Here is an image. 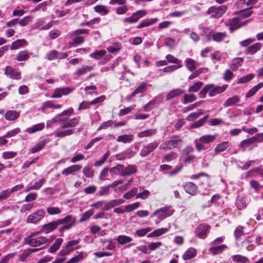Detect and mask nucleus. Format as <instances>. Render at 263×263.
Listing matches in <instances>:
<instances>
[{"instance_id": "obj_10", "label": "nucleus", "mask_w": 263, "mask_h": 263, "mask_svg": "<svg viewBox=\"0 0 263 263\" xmlns=\"http://www.w3.org/2000/svg\"><path fill=\"white\" fill-rule=\"evenodd\" d=\"M5 74L9 76V77L12 79L19 80L21 78L20 72L14 69L10 66H7L5 68Z\"/></svg>"}, {"instance_id": "obj_15", "label": "nucleus", "mask_w": 263, "mask_h": 263, "mask_svg": "<svg viewBox=\"0 0 263 263\" xmlns=\"http://www.w3.org/2000/svg\"><path fill=\"white\" fill-rule=\"evenodd\" d=\"M20 116V112L16 110H11L7 111L5 115V118L9 121L14 120Z\"/></svg>"}, {"instance_id": "obj_44", "label": "nucleus", "mask_w": 263, "mask_h": 263, "mask_svg": "<svg viewBox=\"0 0 263 263\" xmlns=\"http://www.w3.org/2000/svg\"><path fill=\"white\" fill-rule=\"evenodd\" d=\"M203 114V111L199 110V111L195 112L190 114L186 118V120L188 121H193L198 118L199 116Z\"/></svg>"}, {"instance_id": "obj_30", "label": "nucleus", "mask_w": 263, "mask_h": 263, "mask_svg": "<svg viewBox=\"0 0 263 263\" xmlns=\"http://www.w3.org/2000/svg\"><path fill=\"white\" fill-rule=\"evenodd\" d=\"M215 139V135H206L201 136L199 138V141H200L201 143L206 144L214 141Z\"/></svg>"}, {"instance_id": "obj_31", "label": "nucleus", "mask_w": 263, "mask_h": 263, "mask_svg": "<svg viewBox=\"0 0 263 263\" xmlns=\"http://www.w3.org/2000/svg\"><path fill=\"white\" fill-rule=\"evenodd\" d=\"M27 44L26 40L24 39L17 40L16 41L13 42L11 45V49L15 50L17 49L21 46H24Z\"/></svg>"}, {"instance_id": "obj_40", "label": "nucleus", "mask_w": 263, "mask_h": 263, "mask_svg": "<svg viewBox=\"0 0 263 263\" xmlns=\"http://www.w3.org/2000/svg\"><path fill=\"white\" fill-rule=\"evenodd\" d=\"M123 172H124V165L123 164H118L110 170V173L115 175L121 174Z\"/></svg>"}, {"instance_id": "obj_23", "label": "nucleus", "mask_w": 263, "mask_h": 263, "mask_svg": "<svg viewBox=\"0 0 263 263\" xmlns=\"http://www.w3.org/2000/svg\"><path fill=\"white\" fill-rule=\"evenodd\" d=\"M94 10L96 12L100 13L102 15H107L109 13V10L107 7L102 5L96 6L94 7Z\"/></svg>"}, {"instance_id": "obj_49", "label": "nucleus", "mask_w": 263, "mask_h": 263, "mask_svg": "<svg viewBox=\"0 0 263 263\" xmlns=\"http://www.w3.org/2000/svg\"><path fill=\"white\" fill-rule=\"evenodd\" d=\"M46 210L49 215H57L61 213V209L58 207L49 206Z\"/></svg>"}, {"instance_id": "obj_45", "label": "nucleus", "mask_w": 263, "mask_h": 263, "mask_svg": "<svg viewBox=\"0 0 263 263\" xmlns=\"http://www.w3.org/2000/svg\"><path fill=\"white\" fill-rule=\"evenodd\" d=\"M156 133V130L154 129H147L141 132L138 134V137H148L155 135Z\"/></svg>"}, {"instance_id": "obj_36", "label": "nucleus", "mask_w": 263, "mask_h": 263, "mask_svg": "<svg viewBox=\"0 0 263 263\" xmlns=\"http://www.w3.org/2000/svg\"><path fill=\"white\" fill-rule=\"evenodd\" d=\"M233 261L237 263H246L249 261V259L241 255H235L232 257Z\"/></svg>"}, {"instance_id": "obj_27", "label": "nucleus", "mask_w": 263, "mask_h": 263, "mask_svg": "<svg viewBox=\"0 0 263 263\" xmlns=\"http://www.w3.org/2000/svg\"><path fill=\"white\" fill-rule=\"evenodd\" d=\"M30 55V53L27 50L21 51L18 52L16 59L18 61H26L29 58Z\"/></svg>"}, {"instance_id": "obj_38", "label": "nucleus", "mask_w": 263, "mask_h": 263, "mask_svg": "<svg viewBox=\"0 0 263 263\" xmlns=\"http://www.w3.org/2000/svg\"><path fill=\"white\" fill-rule=\"evenodd\" d=\"M242 62L243 59L242 58H235L233 59L232 64L230 65V68L233 71H236Z\"/></svg>"}, {"instance_id": "obj_64", "label": "nucleus", "mask_w": 263, "mask_h": 263, "mask_svg": "<svg viewBox=\"0 0 263 263\" xmlns=\"http://www.w3.org/2000/svg\"><path fill=\"white\" fill-rule=\"evenodd\" d=\"M17 153L14 152H5L2 154V157L5 159H8L14 158Z\"/></svg>"}, {"instance_id": "obj_41", "label": "nucleus", "mask_w": 263, "mask_h": 263, "mask_svg": "<svg viewBox=\"0 0 263 263\" xmlns=\"http://www.w3.org/2000/svg\"><path fill=\"white\" fill-rule=\"evenodd\" d=\"M243 227L239 226L235 230L234 236L237 241H238L240 239V237L245 235V233L243 231Z\"/></svg>"}, {"instance_id": "obj_5", "label": "nucleus", "mask_w": 263, "mask_h": 263, "mask_svg": "<svg viewBox=\"0 0 263 263\" xmlns=\"http://www.w3.org/2000/svg\"><path fill=\"white\" fill-rule=\"evenodd\" d=\"M147 12L145 10H140L136 12H134L132 15L128 17H125L123 19V22L135 23L138 21L139 18L146 15Z\"/></svg>"}, {"instance_id": "obj_60", "label": "nucleus", "mask_w": 263, "mask_h": 263, "mask_svg": "<svg viewBox=\"0 0 263 263\" xmlns=\"http://www.w3.org/2000/svg\"><path fill=\"white\" fill-rule=\"evenodd\" d=\"M93 214V211L92 210H89L86 212H85L83 216L80 219V222H83L87 219H88Z\"/></svg>"}, {"instance_id": "obj_26", "label": "nucleus", "mask_w": 263, "mask_h": 263, "mask_svg": "<svg viewBox=\"0 0 263 263\" xmlns=\"http://www.w3.org/2000/svg\"><path fill=\"white\" fill-rule=\"evenodd\" d=\"M226 245H221L218 246H213L209 248V251L213 255H216L221 253L226 248Z\"/></svg>"}, {"instance_id": "obj_35", "label": "nucleus", "mask_w": 263, "mask_h": 263, "mask_svg": "<svg viewBox=\"0 0 263 263\" xmlns=\"http://www.w3.org/2000/svg\"><path fill=\"white\" fill-rule=\"evenodd\" d=\"M117 240L120 245H123L130 242L133 240V239L126 235H120L117 238Z\"/></svg>"}, {"instance_id": "obj_13", "label": "nucleus", "mask_w": 263, "mask_h": 263, "mask_svg": "<svg viewBox=\"0 0 263 263\" xmlns=\"http://www.w3.org/2000/svg\"><path fill=\"white\" fill-rule=\"evenodd\" d=\"M228 7L226 5H221L216 7L215 12L211 15V18H218L221 17L227 11Z\"/></svg>"}, {"instance_id": "obj_12", "label": "nucleus", "mask_w": 263, "mask_h": 263, "mask_svg": "<svg viewBox=\"0 0 263 263\" xmlns=\"http://www.w3.org/2000/svg\"><path fill=\"white\" fill-rule=\"evenodd\" d=\"M184 92L185 90H182L180 88L173 89L166 95L165 97V100L168 101L173 99L174 98L180 96L182 94L184 93Z\"/></svg>"}, {"instance_id": "obj_37", "label": "nucleus", "mask_w": 263, "mask_h": 263, "mask_svg": "<svg viewBox=\"0 0 263 263\" xmlns=\"http://www.w3.org/2000/svg\"><path fill=\"white\" fill-rule=\"evenodd\" d=\"M93 69V67L92 66H88L87 65H83L81 68H79L77 71H76V74L78 76H80L81 75H83L88 71H90L91 70Z\"/></svg>"}, {"instance_id": "obj_33", "label": "nucleus", "mask_w": 263, "mask_h": 263, "mask_svg": "<svg viewBox=\"0 0 263 263\" xmlns=\"http://www.w3.org/2000/svg\"><path fill=\"white\" fill-rule=\"evenodd\" d=\"M186 67L191 71L196 68V62L192 59L187 58L185 60Z\"/></svg>"}, {"instance_id": "obj_63", "label": "nucleus", "mask_w": 263, "mask_h": 263, "mask_svg": "<svg viewBox=\"0 0 263 263\" xmlns=\"http://www.w3.org/2000/svg\"><path fill=\"white\" fill-rule=\"evenodd\" d=\"M65 90L64 89H59L58 88L55 89L52 95V98H60L63 95H65Z\"/></svg>"}, {"instance_id": "obj_16", "label": "nucleus", "mask_w": 263, "mask_h": 263, "mask_svg": "<svg viewBox=\"0 0 263 263\" xmlns=\"http://www.w3.org/2000/svg\"><path fill=\"white\" fill-rule=\"evenodd\" d=\"M134 140V135L132 134H124L118 137L117 141L118 142H123L124 143H130Z\"/></svg>"}, {"instance_id": "obj_46", "label": "nucleus", "mask_w": 263, "mask_h": 263, "mask_svg": "<svg viewBox=\"0 0 263 263\" xmlns=\"http://www.w3.org/2000/svg\"><path fill=\"white\" fill-rule=\"evenodd\" d=\"M203 85V83L202 82H195L194 85L191 86L189 88V92H197L201 87Z\"/></svg>"}, {"instance_id": "obj_20", "label": "nucleus", "mask_w": 263, "mask_h": 263, "mask_svg": "<svg viewBox=\"0 0 263 263\" xmlns=\"http://www.w3.org/2000/svg\"><path fill=\"white\" fill-rule=\"evenodd\" d=\"M240 101V97L237 96H234L228 99L223 103V106L226 107L232 106L236 103L239 102Z\"/></svg>"}, {"instance_id": "obj_58", "label": "nucleus", "mask_w": 263, "mask_h": 263, "mask_svg": "<svg viewBox=\"0 0 263 263\" xmlns=\"http://www.w3.org/2000/svg\"><path fill=\"white\" fill-rule=\"evenodd\" d=\"M128 11V8L126 5H123L116 8V12L118 15L125 14Z\"/></svg>"}, {"instance_id": "obj_50", "label": "nucleus", "mask_w": 263, "mask_h": 263, "mask_svg": "<svg viewBox=\"0 0 263 263\" xmlns=\"http://www.w3.org/2000/svg\"><path fill=\"white\" fill-rule=\"evenodd\" d=\"M106 53V51L105 50H101L99 51H96L93 53H91L90 54V57L91 58H93L96 59H100L102 57H103L105 54Z\"/></svg>"}, {"instance_id": "obj_11", "label": "nucleus", "mask_w": 263, "mask_h": 263, "mask_svg": "<svg viewBox=\"0 0 263 263\" xmlns=\"http://www.w3.org/2000/svg\"><path fill=\"white\" fill-rule=\"evenodd\" d=\"M184 189L187 193L192 195H195L197 193L198 187L195 183L192 182H187L184 185Z\"/></svg>"}, {"instance_id": "obj_19", "label": "nucleus", "mask_w": 263, "mask_h": 263, "mask_svg": "<svg viewBox=\"0 0 263 263\" xmlns=\"http://www.w3.org/2000/svg\"><path fill=\"white\" fill-rule=\"evenodd\" d=\"M196 255V250L193 248H189L183 255V259L185 260L191 259Z\"/></svg>"}, {"instance_id": "obj_8", "label": "nucleus", "mask_w": 263, "mask_h": 263, "mask_svg": "<svg viewBox=\"0 0 263 263\" xmlns=\"http://www.w3.org/2000/svg\"><path fill=\"white\" fill-rule=\"evenodd\" d=\"M209 226L201 224H200L195 230V234L200 238L203 239L206 237L207 232L209 230Z\"/></svg>"}, {"instance_id": "obj_43", "label": "nucleus", "mask_w": 263, "mask_h": 263, "mask_svg": "<svg viewBox=\"0 0 263 263\" xmlns=\"http://www.w3.org/2000/svg\"><path fill=\"white\" fill-rule=\"evenodd\" d=\"M254 77L253 73H251L245 76L238 79L237 83L239 84H243L249 82Z\"/></svg>"}, {"instance_id": "obj_22", "label": "nucleus", "mask_w": 263, "mask_h": 263, "mask_svg": "<svg viewBox=\"0 0 263 263\" xmlns=\"http://www.w3.org/2000/svg\"><path fill=\"white\" fill-rule=\"evenodd\" d=\"M146 90V83L142 82L139 86L130 94V97L133 98L137 94L144 92Z\"/></svg>"}, {"instance_id": "obj_51", "label": "nucleus", "mask_w": 263, "mask_h": 263, "mask_svg": "<svg viewBox=\"0 0 263 263\" xmlns=\"http://www.w3.org/2000/svg\"><path fill=\"white\" fill-rule=\"evenodd\" d=\"M212 86L211 84L206 85L199 92V96L200 98L203 99L204 98L206 93L209 92Z\"/></svg>"}, {"instance_id": "obj_9", "label": "nucleus", "mask_w": 263, "mask_h": 263, "mask_svg": "<svg viewBox=\"0 0 263 263\" xmlns=\"http://www.w3.org/2000/svg\"><path fill=\"white\" fill-rule=\"evenodd\" d=\"M211 85L212 86L209 92V96L211 97L223 92L228 87L227 85H223L221 86H215L214 84H211Z\"/></svg>"}, {"instance_id": "obj_54", "label": "nucleus", "mask_w": 263, "mask_h": 263, "mask_svg": "<svg viewBox=\"0 0 263 263\" xmlns=\"http://www.w3.org/2000/svg\"><path fill=\"white\" fill-rule=\"evenodd\" d=\"M165 58L167 60V61L170 63L176 64L177 65H182L181 64V61L177 58L174 57L172 54H167Z\"/></svg>"}, {"instance_id": "obj_29", "label": "nucleus", "mask_w": 263, "mask_h": 263, "mask_svg": "<svg viewBox=\"0 0 263 263\" xmlns=\"http://www.w3.org/2000/svg\"><path fill=\"white\" fill-rule=\"evenodd\" d=\"M47 143V140H43L40 141L36 145L33 146L30 149V152L32 153H35L41 151L42 148L46 145Z\"/></svg>"}, {"instance_id": "obj_1", "label": "nucleus", "mask_w": 263, "mask_h": 263, "mask_svg": "<svg viewBox=\"0 0 263 263\" xmlns=\"http://www.w3.org/2000/svg\"><path fill=\"white\" fill-rule=\"evenodd\" d=\"M182 143V141L178 136H173L170 140L166 141L161 144L159 146V148L160 149H171L172 148L180 146Z\"/></svg>"}, {"instance_id": "obj_39", "label": "nucleus", "mask_w": 263, "mask_h": 263, "mask_svg": "<svg viewBox=\"0 0 263 263\" xmlns=\"http://www.w3.org/2000/svg\"><path fill=\"white\" fill-rule=\"evenodd\" d=\"M239 28H240L238 23V17H234L230 23L229 30L231 32H233Z\"/></svg>"}, {"instance_id": "obj_57", "label": "nucleus", "mask_w": 263, "mask_h": 263, "mask_svg": "<svg viewBox=\"0 0 263 263\" xmlns=\"http://www.w3.org/2000/svg\"><path fill=\"white\" fill-rule=\"evenodd\" d=\"M82 168L81 165H73L67 168V175L72 174L75 172L78 171Z\"/></svg>"}, {"instance_id": "obj_6", "label": "nucleus", "mask_w": 263, "mask_h": 263, "mask_svg": "<svg viewBox=\"0 0 263 263\" xmlns=\"http://www.w3.org/2000/svg\"><path fill=\"white\" fill-rule=\"evenodd\" d=\"M158 146L156 142L150 143L143 146V148L140 152V156L145 157L148 156L151 152L154 151Z\"/></svg>"}, {"instance_id": "obj_62", "label": "nucleus", "mask_w": 263, "mask_h": 263, "mask_svg": "<svg viewBox=\"0 0 263 263\" xmlns=\"http://www.w3.org/2000/svg\"><path fill=\"white\" fill-rule=\"evenodd\" d=\"M140 205V203L139 202H136L133 204H128L125 206V211L127 212H130L133 210L137 209Z\"/></svg>"}, {"instance_id": "obj_14", "label": "nucleus", "mask_w": 263, "mask_h": 263, "mask_svg": "<svg viewBox=\"0 0 263 263\" xmlns=\"http://www.w3.org/2000/svg\"><path fill=\"white\" fill-rule=\"evenodd\" d=\"M158 21L157 18H146L143 20L137 27V29H141L143 27L149 26L156 23Z\"/></svg>"}, {"instance_id": "obj_55", "label": "nucleus", "mask_w": 263, "mask_h": 263, "mask_svg": "<svg viewBox=\"0 0 263 263\" xmlns=\"http://www.w3.org/2000/svg\"><path fill=\"white\" fill-rule=\"evenodd\" d=\"M36 251H37V249H35L25 250L20 256V260L22 261H24L26 258L29 255L30 253L34 252Z\"/></svg>"}, {"instance_id": "obj_21", "label": "nucleus", "mask_w": 263, "mask_h": 263, "mask_svg": "<svg viewBox=\"0 0 263 263\" xmlns=\"http://www.w3.org/2000/svg\"><path fill=\"white\" fill-rule=\"evenodd\" d=\"M227 37L228 35L225 32L214 31L213 34V40L216 42H221Z\"/></svg>"}, {"instance_id": "obj_2", "label": "nucleus", "mask_w": 263, "mask_h": 263, "mask_svg": "<svg viewBox=\"0 0 263 263\" xmlns=\"http://www.w3.org/2000/svg\"><path fill=\"white\" fill-rule=\"evenodd\" d=\"M66 223V217L62 219H58L44 224L42 228V231L45 233H49L55 229L59 225Z\"/></svg>"}, {"instance_id": "obj_32", "label": "nucleus", "mask_w": 263, "mask_h": 263, "mask_svg": "<svg viewBox=\"0 0 263 263\" xmlns=\"http://www.w3.org/2000/svg\"><path fill=\"white\" fill-rule=\"evenodd\" d=\"M62 242L63 239L62 238H58L56 239L53 245L49 248L48 252L50 253H53L55 252L57 250H58Z\"/></svg>"}, {"instance_id": "obj_48", "label": "nucleus", "mask_w": 263, "mask_h": 263, "mask_svg": "<svg viewBox=\"0 0 263 263\" xmlns=\"http://www.w3.org/2000/svg\"><path fill=\"white\" fill-rule=\"evenodd\" d=\"M209 117V115H206L204 116L203 118L200 119L197 121L194 122L192 125V128H198L202 126L204 123L206 122L208 118Z\"/></svg>"}, {"instance_id": "obj_4", "label": "nucleus", "mask_w": 263, "mask_h": 263, "mask_svg": "<svg viewBox=\"0 0 263 263\" xmlns=\"http://www.w3.org/2000/svg\"><path fill=\"white\" fill-rule=\"evenodd\" d=\"M45 212L43 210H39L30 214L27 218L28 223H35L40 221L44 216Z\"/></svg>"}, {"instance_id": "obj_3", "label": "nucleus", "mask_w": 263, "mask_h": 263, "mask_svg": "<svg viewBox=\"0 0 263 263\" xmlns=\"http://www.w3.org/2000/svg\"><path fill=\"white\" fill-rule=\"evenodd\" d=\"M47 241V239L43 236H39L34 238L33 235L28 237L25 240V242L26 244L33 247H35L39 246L41 245L45 244Z\"/></svg>"}, {"instance_id": "obj_56", "label": "nucleus", "mask_w": 263, "mask_h": 263, "mask_svg": "<svg viewBox=\"0 0 263 263\" xmlns=\"http://www.w3.org/2000/svg\"><path fill=\"white\" fill-rule=\"evenodd\" d=\"M252 137L248 138L246 140H243L240 143V146L241 147H247L250 145L253 144L255 141Z\"/></svg>"}, {"instance_id": "obj_7", "label": "nucleus", "mask_w": 263, "mask_h": 263, "mask_svg": "<svg viewBox=\"0 0 263 263\" xmlns=\"http://www.w3.org/2000/svg\"><path fill=\"white\" fill-rule=\"evenodd\" d=\"M169 208L170 207L166 206L158 209L153 213V215L157 216L160 220H163L172 215V213L169 211Z\"/></svg>"}, {"instance_id": "obj_53", "label": "nucleus", "mask_w": 263, "mask_h": 263, "mask_svg": "<svg viewBox=\"0 0 263 263\" xmlns=\"http://www.w3.org/2000/svg\"><path fill=\"white\" fill-rule=\"evenodd\" d=\"M138 192V189L136 187H134L131 190L128 191V192L125 193L123 197L127 199H129L133 197Z\"/></svg>"}, {"instance_id": "obj_34", "label": "nucleus", "mask_w": 263, "mask_h": 263, "mask_svg": "<svg viewBox=\"0 0 263 263\" xmlns=\"http://www.w3.org/2000/svg\"><path fill=\"white\" fill-rule=\"evenodd\" d=\"M44 127V123H39L33 125L32 127L27 129V132L29 134H32L37 131L41 130Z\"/></svg>"}, {"instance_id": "obj_18", "label": "nucleus", "mask_w": 263, "mask_h": 263, "mask_svg": "<svg viewBox=\"0 0 263 263\" xmlns=\"http://www.w3.org/2000/svg\"><path fill=\"white\" fill-rule=\"evenodd\" d=\"M252 8V7H250L242 10H240L235 12L234 14L236 15H239L242 18L247 17L251 16L253 12V11L251 10Z\"/></svg>"}, {"instance_id": "obj_61", "label": "nucleus", "mask_w": 263, "mask_h": 263, "mask_svg": "<svg viewBox=\"0 0 263 263\" xmlns=\"http://www.w3.org/2000/svg\"><path fill=\"white\" fill-rule=\"evenodd\" d=\"M32 19V17L31 16H27L21 21L18 20V23L21 26H26L31 21Z\"/></svg>"}, {"instance_id": "obj_47", "label": "nucleus", "mask_w": 263, "mask_h": 263, "mask_svg": "<svg viewBox=\"0 0 263 263\" xmlns=\"http://www.w3.org/2000/svg\"><path fill=\"white\" fill-rule=\"evenodd\" d=\"M60 107V105L58 104H54L53 102L52 101H48L45 102L41 107L42 110H44L47 108H59Z\"/></svg>"}, {"instance_id": "obj_17", "label": "nucleus", "mask_w": 263, "mask_h": 263, "mask_svg": "<svg viewBox=\"0 0 263 263\" xmlns=\"http://www.w3.org/2000/svg\"><path fill=\"white\" fill-rule=\"evenodd\" d=\"M79 240H71L67 243V255L74 250H76L79 248Z\"/></svg>"}, {"instance_id": "obj_52", "label": "nucleus", "mask_w": 263, "mask_h": 263, "mask_svg": "<svg viewBox=\"0 0 263 263\" xmlns=\"http://www.w3.org/2000/svg\"><path fill=\"white\" fill-rule=\"evenodd\" d=\"M60 58L59 52L56 50H52L46 54L47 59L50 61Z\"/></svg>"}, {"instance_id": "obj_42", "label": "nucleus", "mask_w": 263, "mask_h": 263, "mask_svg": "<svg viewBox=\"0 0 263 263\" xmlns=\"http://www.w3.org/2000/svg\"><path fill=\"white\" fill-rule=\"evenodd\" d=\"M197 98L194 94H185L183 96V103L187 104L196 100Z\"/></svg>"}, {"instance_id": "obj_25", "label": "nucleus", "mask_w": 263, "mask_h": 263, "mask_svg": "<svg viewBox=\"0 0 263 263\" xmlns=\"http://www.w3.org/2000/svg\"><path fill=\"white\" fill-rule=\"evenodd\" d=\"M229 146V143L227 141H224L218 144L215 148V155H217L219 153L222 152L227 149Z\"/></svg>"}, {"instance_id": "obj_59", "label": "nucleus", "mask_w": 263, "mask_h": 263, "mask_svg": "<svg viewBox=\"0 0 263 263\" xmlns=\"http://www.w3.org/2000/svg\"><path fill=\"white\" fill-rule=\"evenodd\" d=\"M84 38L82 36H77L73 38V42L69 44L70 46H74L83 43Z\"/></svg>"}, {"instance_id": "obj_24", "label": "nucleus", "mask_w": 263, "mask_h": 263, "mask_svg": "<svg viewBox=\"0 0 263 263\" xmlns=\"http://www.w3.org/2000/svg\"><path fill=\"white\" fill-rule=\"evenodd\" d=\"M261 47L262 45L261 43H256L251 45V46L248 47L246 50V52L248 53L254 54L257 51H258L261 48Z\"/></svg>"}, {"instance_id": "obj_28", "label": "nucleus", "mask_w": 263, "mask_h": 263, "mask_svg": "<svg viewBox=\"0 0 263 263\" xmlns=\"http://www.w3.org/2000/svg\"><path fill=\"white\" fill-rule=\"evenodd\" d=\"M136 172L137 170L135 166L129 165L125 168L124 167V172L121 174V176H129L135 173Z\"/></svg>"}]
</instances>
